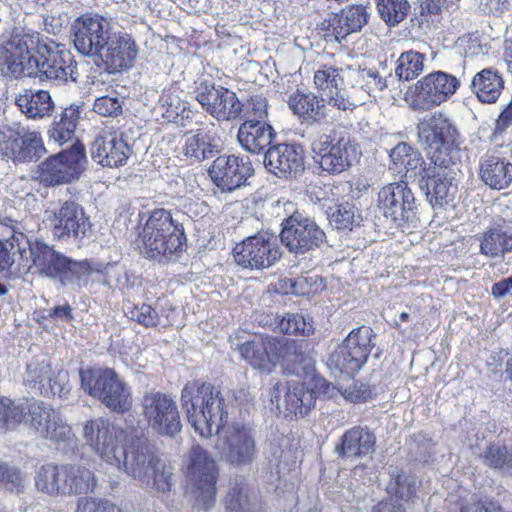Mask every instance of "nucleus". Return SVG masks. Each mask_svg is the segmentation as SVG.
I'll use <instances>...</instances> for the list:
<instances>
[{"label":"nucleus","mask_w":512,"mask_h":512,"mask_svg":"<svg viewBox=\"0 0 512 512\" xmlns=\"http://www.w3.org/2000/svg\"><path fill=\"white\" fill-rule=\"evenodd\" d=\"M83 438L101 460L124 470L140 485L161 459L142 429H121L103 417L85 422Z\"/></svg>","instance_id":"nucleus-1"},{"label":"nucleus","mask_w":512,"mask_h":512,"mask_svg":"<svg viewBox=\"0 0 512 512\" xmlns=\"http://www.w3.org/2000/svg\"><path fill=\"white\" fill-rule=\"evenodd\" d=\"M418 136L429 158V165L419 187L425 190L433 207H442L454 200L457 193V171L454 143L457 131L442 113H434L418 124Z\"/></svg>","instance_id":"nucleus-2"},{"label":"nucleus","mask_w":512,"mask_h":512,"mask_svg":"<svg viewBox=\"0 0 512 512\" xmlns=\"http://www.w3.org/2000/svg\"><path fill=\"white\" fill-rule=\"evenodd\" d=\"M19 266L25 272L35 268L37 272L58 279L62 285L80 287L95 270L88 261H72L43 241H32L24 233H16Z\"/></svg>","instance_id":"nucleus-3"},{"label":"nucleus","mask_w":512,"mask_h":512,"mask_svg":"<svg viewBox=\"0 0 512 512\" xmlns=\"http://www.w3.org/2000/svg\"><path fill=\"white\" fill-rule=\"evenodd\" d=\"M181 403L189 423L203 438L219 433L226 422L228 412L224 399L210 383L199 380L187 382L181 392Z\"/></svg>","instance_id":"nucleus-4"},{"label":"nucleus","mask_w":512,"mask_h":512,"mask_svg":"<svg viewBox=\"0 0 512 512\" xmlns=\"http://www.w3.org/2000/svg\"><path fill=\"white\" fill-rule=\"evenodd\" d=\"M186 493L193 508L208 511L216 500L218 468L215 459L200 445H193L185 459Z\"/></svg>","instance_id":"nucleus-5"},{"label":"nucleus","mask_w":512,"mask_h":512,"mask_svg":"<svg viewBox=\"0 0 512 512\" xmlns=\"http://www.w3.org/2000/svg\"><path fill=\"white\" fill-rule=\"evenodd\" d=\"M50 40L30 28L15 27L0 37V70L3 75L24 77L30 60L46 49Z\"/></svg>","instance_id":"nucleus-6"},{"label":"nucleus","mask_w":512,"mask_h":512,"mask_svg":"<svg viewBox=\"0 0 512 512\" xmlns=\"http://www.w3.org/2000/svg\"><path fill=\"white\" fill-rule=\"evenodd\" d=\"M140 237L142 254L158 261L169 260L182 249L185 240L182 227L164 209L151 212Z\"/></svg>","instance_id":"nucleus-7"},{"label":"nucleus","mask_w":512,"mask_h":512,"mask_svg":"<svg viewBox=\"0 0 512 512\" xmlns=\"http://www.w3.org/2000/svg\"><path fill=\"white\" fill-rule=\"evenodd\" d=\"M82 389L116 413L132 407V395L127 383L109 368L80 369Z\"/></svg>","instance_id":"nucleus-8"},{"label":"nucleus","mask_w":512,"mask_h":512,"mask_svg":"<svg viewBox=\"0 0 512 512\" xmlns=\"http://www.w3.org/2000/svg\"><path fill=\"white\" fill-rule=\"evenodd\" d=\"M311 148L322 170L329 174L346 171L360 155L356 141L336 130L319 134L312 141Z\"/></svg>","instance_id":"nucleus-9"},{"label":"nucleus","mask_w":512,"mask_h":512,"mask_svg":"<svg viewBox=\"0 0 512 512\" xmlns=\"http://www.w3.org/2000/svg\"><path fill=\"white\" fill-rule=\"evenodd\" d=\"M77 63L71 52L50 40L46 49L28 62L24 77L49 80L61 85L68 81L75 82Z\"/></svg>","instance_id":"nucleus-10"},{"label":"nucleus","mask_w":512,"mask_h":512,"mask_svg":"<svg viewBox=\"0 0 512 512\" xmlns=\"http://www.w3.org/2000/svg\"><path fill=\"white\" fill-rule=\"evenodd\" d=\"M215 448L222 461L236 468L249 467L257 458L255 436L244 425L235 424L223 430Z\"/></svg>","instance_id":"nucleus-11"},{"label":"nucleus","mask_w":512,"mask_h":512,"mask_svg":"<svg viewBox=\"0 0 512 512\" xmlns=\"http://www.w3.org/2000/svg\"><path fill=\"white\" fill-rule=\"evenodd\" d=\"M460 87V80L443 71L432 72L420 80L409 94L410 105L417 110H429L441 105Z\"/></svg>","instance_id":"nucleus-12"},{"label":"nucleus","mask_w":512,"mask_h":512,"mask_svg":"<svg viewBox=\"0 0 512 512\" xmlns=\"http://www.w3.org/2000/svg\"><path fill=\"white\" fill-rule=\"evenodd\" d=\"M71 30L74 48L84 56L98 57L110 35V21L97 13H86L74 20Z\"/></svg>","instance_id":"nucleus-13"},{"label":"nucleus","mask_w":512,"mask_h":512,"mask_svg":"<svg viewBox=\"0 0 512 512\" xmlns=\"http://www.w3.org/2000/svg\"><path fill=\"white\" fill-rule=\"evenodd\" d=\"M280 239L290 252L302 255L320 247L326 236L313 219L292 213L282 222Z\"/></svg>","instance_id":"nucleus-14"},{"label":"nucleus","mask_w":512,"mask_h":512,"mask_svg":"<svg viewBox=\"0 0 512 512\" xmlns=\"http://www.w3.org/2000/svg\"><path fill=\"white\" fill-rule=\"evenodd\" d=\"M141 406L148 425L158 434L173 436L181 430L176 403L168 395L150 391L143 396Z\"/></svg>","instance_id":"nucleus-15"},{"label":"nucleus","mask_w":512,"mask_h":512,"mask_svg":"<svg viewBox=\"0 0 512 512\" xmlns=\"http://www.w3.org/2000/svg\"><path fill=\"white\" fill-rule=\"evenodd\" d=\"M235 262L248 269L262 270L271 267L281 258L280 249L273 236H250L233 249Z\"/></svg>","instance_id":"nucleus-16"},{"label":"nucleus","mask_w":512,"mask_h":512,"mask_svg":"<svg viewBox=\"0 0 512 512\" xmlns=\"http://www.w3.org/2000/svg\"><path fill=\"white\" fill-rule=\"evenodd\" d=\"M26 424L38 437L54 443H68L74 437L61 413L42 401L33 399Z\"/></svg>","instance_id":"nucleus-17"},{"label":"nucleus","mask_w":512,"mask_h":512,"mask_svg":"<svg viewBox=\"0 0 512 512\" xmlns=\"http://www.w3.org/2000/svg\"><path fill=\"white\" fill-rule=\"evenodd\" d=\"M86 157L80 146H73L48 158L39 166L40 182L47 186L69 183L77 179L84 169Z\"/></svg>","instance_id":"nucleus-18"},{"label":"nucleus","mask_w":512,"mask_h":512,"mask_svg":"<svg viewBox=\"0 0 512 512\" xmlns=\"http://www.w3.org/2000/svg\"><path fill=\"white\" fill-rule=\"evenodd\" d=\"M45 219L58 239H82L91 228L83 208L71 201L64 202L58 210H47Z\"/></svg>","instance_id":"nucleus-19"},{"label":"nucleus","mask_w":512,"mask_h":512,"mask_svg":"<svg viewBox=\"0 0 512 512\" xmlns=\"http://www.w3.org/2000/svg\"><path fill=\"white\" fill-rule=\"evenodd\" d=\"M252 174L253 167L249 158L236 155L217 157L209 169L212 181L222 192L240 188Z\"/></svg>","instance_id":"nucleus-20"},{"label":"nucleus","mask_w":512,"mask_h":512,"mask_svg":"<svg viewBox=\"0 0 512 512\" xmlns=\"http://www.w3.org/2000/svg\"><path fill=\"white\" fill-rule=\"evenodd\" d=\"M376 207L385 218L401 222L410 218L415 198L406 182L389 183L379 190Z\"/></svg>","instance_id":"nucleus-21"},{"label":"nucleus","mask_w":512,"mask_h":512,"mask_svg":"<svg viewBox=\"0 0 512 512\" xmlns=\"http://www.w3.org/2000/svg\"><path fill=\"white\" fill-rule=\"evenodd\" d=\"M196 100L217 120L235 119L242 111V105L236 94L220 85L202 84L198 88Z\"/></svg>","instance_id":"nucleus-22"},{"label":"nucleus","mask_w":512,"mask_h":512,"mask_svg":"<svg viewBox=\"0 0 512 512\" xmlns=\"http://www.w3.org/2000/svg\"><path fill=\"white\" fill-rule=\"evenodd\" d=\"M345 73L332 66H323L314 73V84L327 104L339 111L352 109L354 104L349 100L344 85Z\"/></svg>","instance_id":"nucleus-23"},{"label":"nucleus","mask_w":512,"mask_h":512,"mask_svg":"<svg viewBox=\"0 0 512 512\" xmlns=\"http://www.w3.org/2000/svg\"><path fill=\"white\" fill-rule=\"evenodd\" d=\"M131 154L132 148L117 133L99 135L91 145V157L103 167L123 166Z\"/></svg>","instance_id":"nucleus-24"},{"label":"nucleus","mask_w":512,"mask_h":512,"mask_svg":"<svg viewBox=\"0 0 512 512\" xmlns=\"http://www.w3.org/2000/svg\"><path fill=\"white\" fill-rule=\"evenodd\" d=\"M264 165L277 176L296 174L304 169V151L298 144H279L269 148Z\"/></svg>","instance_id":"nucleus-25"},{"label":"nucleus","mask_w":512,"mask_h":512,"mask_svg":"<svg viewBox=\"0 0 512 512\" xmlns=\"http://www.w3.org/2000/svg\"><path fill=\"white\" fill-rule=\"evenodd\" d=\"M137 52L136 44L129 34L117 33L109 35L107 44L98 57L115 72L130 68Z\"/></svg>","instance_id":"nucleus-26"},{"label":"nucleus","mask_w":512,"mask_h":512,"mask_svg":"<svg viewBox=\"0 0 512 512\" xmlns=\"http://www.w3.org/2000/svg\"><path fill=\"white\" fill-rule=\"evenodd\" d=\"M315 405V396L313 391H309L306 382L291 380L287 382L286 392L282 403L277 406L284 408L285 417H303Z\"/></svg>","instance_id":"nucleus-27"},{"label":"nucleus","mask_w":512,"mask_h":512,"mask_svg":"<svg viewBox=\"0 0 512 512\" xmlns=\"http://www.w3.org/2000/svg\"><path fill=\"white\" fill-rule=\"evenodd\" d=\"M289 108L302 122L314 124L321 122L329 114L327 100L312 93H294L287 101Z\"/></svg>","instance_id":"nucleus-28"},{"label":"nucleus","mask_w":512,"mask_h":512,"mask_svg":"<svg viewBox=\"0 0 512 512\" xmlns=\"http://www.w3.org/2000/svg\"><path fill=\"white\" fill-rule=\"evenodd\" d=\"M36 489L50 497L67 496V464H46L35 474Z\"/></svg>","instance_id":"nucleus-29"},{"label":"nucleus","mask_w":512,"mask_h":512,"mask_svg":"<svg viewBox=\"0 0 512 512\" xmlns=\"http://www.w3.org/2000/svg\"><path fill=\"white\" fill-rule=\"evenodd\" d=\"M237 138L246 151L259 153L271 144L273 129L265 122L247 120L240 126Z\"/></svg>","instance_id":"nucleus-30"},{"label":"nucleus","mask_w":512,"mask_h":512,"mask_svg":"<svg viewBox=\"0 0 512 512\" xmlns=\"http://www.w3.org/2000/svg\"><path fill=\"white\" fill-rule=\"evenodd\" d=\"M368 13L363 5H352L342 9L330 19V26L337 41L360 31L367 23Z\"/></svg>","instance_id":"nucleus-31"},{"label":"nucleus","mask_w":512,"mask_h":512,"mask_svg":"<svg viewBox=\"0 0 512 512\" xmlns=\"http://www.w3.org/2000/svg\"><path fill=\"white\" fill-rule=\"evenodd\" d=\"M480 177L491 189H505L512 182V164L498 156L486 154L481 159Z\"/></svg>","instance_id":"nucleus-32"},{"label":"nucleus","mask_w":512,"mask_h":512,"mask_svg":"<svg viewBox=\"0 0 512 512\" xmlns=\"http://www.w3.org/2000/svg\"><path fill=\"white\" fill-rule=\"evenodd\" d=\"M497 223L495 227L483 233L480 239V252L489 257H499L512 252V226Z\"/></svg>","instance_id":"nucleus-33"},{"label":"nucleus","mask_w":512,"mask_h":512,"mask_svg":"<svg viewBox=\"0 0 512 512\" xmlns=\"http://www.w3.org/2000/svg\"><path fill=\"white\" fill-rule=\"evenodd\" d=\"M20 111L30 119H42L52 114L54 102L46 90H25L15 100Z\"/></svg>","instance_id":"nucleus-34"},{"label":"nucleus","mask_w":512,"mask_h":512,"mask_svg":"<svg viewBox=\"0 0 512 512\" xmlns=\"http://www.w3.org/2000/svg\"><path fill=\"white\" fill-rule=\"evenodd\" d=\"M471 88L480 102L491 104L501 95L504 81L497 70L485 68L474 75Z\"/></svg>","instance_id":"nucleus-35"},{"label":"nucleus","mask_w":512,"mask_h":512,"mask_svg":"<svg viewBox=\"0 0 512 512\" xmlns=\"http://www.w3.org/2000/svg\"><path fill=\"white\" fill-rule=\"evenodd\" d=\"M375 437L363 427H354L342 437V444L337 451L342 457L368 455L374 451Z\"/></svg>","instance_id":"nucleus-36"},{"label":"nucleus","mask_w":512,"mask_h":512,"mask_svg":"<svg viewBox=\"0 0 512 512\" xmlns=\"http://www.w3.org/2000/svg\"><path fill=\"white\" fill-rule=\"evenodd\" d=\"M182 151L187 158L200 162L212 158L217 153V146L208 133L198 130L189 132L183 137Z\"/></svg>","instance_id":"nucleus-37"},{"label":"nucleus","mask_w":512,"mask_h":512,"mask_svg":"<svg viewBox=\"0 0 512 512\" xmlns=\"http://www.w3.org/2000/svg\"><path fill=\"white\" fill-rule=\"evenodd\" d=\"M80 119V110L76 105L66 107L60 114L59 120L52 123L48 135L49 139L63 145L74 138L75 130Z\"/></svg>","instance_id":"nucleus-38"},{"label":"nucleus","mask_w":512,"mask_h":512,"mask_svg":"<svg viewBox=\"0 0 512 512\" xmlns=\"http://www.w3.org/2000/svg\"><path fill=\"white\" fill-rule=\"evenodd\" d=\"M33 399L12 400L0 398V428L14 429L28 420Z\"/></svg>","instance_id":"nucleus-39"},{"label":"nucleus","mask_w":512,"mask_h":512,"mask_svg":"<svg viewBox=\"0 0 512 512\" xmlns=\"http://www.w3.org/2000/svg\"><path fill=\"white\" fill-rule=\"evenodd\" d=\"M15 161L39 159L45 152L43 139L37 131L20 129L16 133Z\"/></svg>","instance_id":"nucleus-40"},{"label":"nucleus","mask_w":512,"mask_h":512,"mask_svg":"<svg viewBox=\"0 0 512 512\" xmlns=\"http://www.w3.org/2000/svg\"><path fill=\"white\" fill-rule=\"evenodd\" d=\"M52 371L50 359L46 354L33 355L26 363L23 378L24 385L32 392L38 393L43 388Z\"/></svg>","instance_id":"nucleus-41"},{"label":"nucleus","mask_w":512,"mask_h":512,"mask_svg":"<svg viewBox=\"0 0 512 512\" xmlns=\"http://www.w3.org/2000/svg\"><path fill=\"white\" fill-rule=\"evenodd\" d=\"M97 479L87 467L67 464V496L88 494L94 491Z\"/></svg>","instance_id":"nucleus-42"},{"label":"nucleus","mask_w":512,"mask_h":512,"mask_svg":"<svg viewBox=\"0 0 512 512\" xmlns=\"http://www.w3.org/2000/svg\"><path fill=\"white\" fill-rule=\"evenodd\" d=\"M265 325L285 334L310 335L313 332L312 324L301 314H286L284 316H266Z\"/></svg>","instance_id":"nucleus-43"},{"label":"nucleus","mask_w":512,"mask_h":512,"mask_svg":"<svg viewBox=\"0 0 512 512\" xmlns=\"http://www.w3.org/2000/svg\"><path fill=\"white\" fill-rule=\"evenodd\" d=\"M417 487L414 476L404 471H397L391 475L387 484V493L391 496L390 500L395 503L397 501L408 503L416 497Z\"/></svg>","instance_id":"nucleus-44"},{"label":"nucleus","mask_w":512,"mask_h":512,"mask_svg":"<svg viewBox=\"0 0 512 512\" xmlns=\"http://www.w3.org/2000/svg\"><path fill=\"white\" fill-rule=\"evenodd\" d=\"M345 76L350 79L354 85H359L368 91V93L383 91L388 86L386 78L380 76L376 69H368L360 66H349L345 71Z\"/></svg>","instance_id":"nucleus-45"},{"label":"nucleus","mask_w":512,"mask_h":512,"mask_svg":"<svg viewBox=\"0 0 512 512\" xmlns=\"http://www.w3.org/2000/svg\"><path fill=\"white\" fill-rule=\"evenodd\" d=\"M173 468L162 459L147 473L141 486L157 494H167L172 488Z\"/></svg>","instance_id":"nucleus-46"},{"label":"nucleus","mask_w":512,"mask_h":512,"mask_svg":"<svg viewBox=\"0 0 512 512\" xmlns=\"http://www.w3.org/2000/svg\"><path fill=\"white\" fill-rule=\"evenodd\" d=\"M424 54L409 50L400 54L395 68V75L399 80H413L424 70Z\"/></svg>","instance_id":"nucleus-47"},{"label":"nucleus","mask_w":512,"mask_h":512,"mask_svg":"<svg viewBox=\"0 0 512 512\" xmlns=\"http://www.w3.org/2000/svg\"><path fill=\"white\" fill-rule=\"evenodd\" d=\"M365 354H329L327 365L333 374L345 375L348 378L353 377L360 368L366 363Z\"/></svg>","instance_id":"nucleus-48"},{"label":"nucleus","mask_w":512,"mask_h":512,"mask_svg":"<svg viewBox=\"0 0 512 512\" xmlns=\"http://www.w3.org/2000/svg\"><path fill=\"white\" fill-rule=\"evenodd\" d=\"M375 336L371 327L363 325L353 329L341 347L347 351L368 352L375 347Z\"/></svg>","instance_id":"nucleus-49"},{"label":"nucleus","mask_w":512,"mask_h":512,"mask_svg":"<svg viewBox=\"0 0 512 512\" xmlns=\"http://www.w3.org/2000/svg\"><path fill=\"white\" fill-rule=\"evenodd\" d=\"M380 17L389 26L402 22L410 9L407 0H376Z\"/></svg>","instance_id":"nucleus-50"},{"label":"nucleus","mask_w":512,"mask_h":512,"mask_svg":"<svg viewBox=\"0 0 512 512\" xmlns=\"http://www.w3.org/2000/svg\"><path fill=\"white\" fill-rule=\"evenodd\" d=\"M327 214L330 225L336 229L351 230L359 219L356 207L348 202L329 206Z\"/></svg>","instance_id":"nucleus-51"},{"label":"nucleus","mask_w":512,"mask_h":512,"mask_svg":"<svg viewBox=\"0 0 512 512\" xmlns=\"http://www.w3.org/2000/svg\"><path fill=\"white\" fill-rule=\"evenodd\" d=\"M315 360L310 354H284L283 371L307 379L315 372Z\"/></svg>","instance_id":"nucleus-52"},{"label":"nucleus","mask_w":512,"mask_h":512,"mask_svg":"<svg viewBox=\"0 0 512 512\" xmlns=\"http://www.w3.org/2000/svg\"><path fill=\"white\" fill-rule=\"evenodd\" d=\"M484 464L503 473L512 474V449L506 446H489L481 455Z\"/></svg>","instance_id":"nucleus-53"},{"label":"nucleus","mask_w":512,"mask_h":512,"mask_svg":"<svg viewBox=\"0 0 512 512\" xmlns=\"http://www.w3.org/2000/svg\"><path fill=\"white\" fill-rule=\"evenodd\" d=\"M255 497L249 495L248 489L242 485L230 488L225 497L226 512H252Z\"/></svg>","instance_id":"nucleus-54"},{"label":"nucleus","mask_w":512,"mask_h":512,"mask_svg":"<svg viewBox=\"0 0 512 512\" xmlns=\"http://www.w3.org/2000/svg\"><path fill=\"white\" fill-rule=\"evenodd\" d=\"M236 343V349L239 350V352H278L282 345L280 341H277L274 338L271 337H262L257 335H249L248 338H246L245 333L241 337H239V340Z\"/></svg>","instance_id":"nucleus-55"},{"label":"nucleus","mask_w":512,"mask_h":512,"mask_svg":"<svg viewBox=\"0 0 512 512\" xmlns=\"http://www.w3.org/2000/svg\"><path fill=\"white\" fill-rule=\"evenodd\" d=\"M70 390L69 374L66 370L60 369L51 371L50 376L43 384V388L38 393L44 396L62 397L68 394Z\"/></svg>","instance_id":"nucleus-56"},{"label":"nucleus","mask_w":512,"mask_h":512,"mask_svg":"<svg viewBox=\"0 0 512 512\" xmlns=\"http://www.w3.org/2000/svg\"><path fill=\"white\" fill-rule=\"evenodd\" d=\"M351 185L347 181H340L335 184H326L323 187L314 186L310 191V199L315 202L328 203L338 202L342 193L348 191Z\"/></svg>","instance_id":"nucleus-57"},{"label":"nucleus","mask_w":512,"mask_h":512,"mask_svg":"<svg viewBox=\"0 0 512 512\" xmlns=\"http://www.w3.org/2000/svg\"><path fill=\"white\" fill-rule=\"evenodd\" d=\"M159 107L162 109V116L169 121L175 120L185 110V105L179 96L168 90L162 92Z\"/></svg>","instance_id":"nucleus-58"},{"label":"nucleus","mask_w":512,"mask_h":512,"mask_svg":"<svg viewBox=\"0 0 512 512\" xmlns=\"http://www.w3.org/2000/svg\"><path fill=\"white\" fill-rule=\"evenodd\" d=\"M125 313L128 318L145 327H154L159 322L158 313L147 304L128 306Z\"/></svg>","instance_id":"nucleus-59"},{"label":"nucleus","mask_w":512,"mask_h":512,"mask_svg":"<svg viewBox=\"0 0 512 512\" xmlns=\"http://www.w3.org/2000/svg\"><path fill=\"white\" fill-rule=\"evenodd\" d=\"M0 483L10 491L20 492L24 487L21 472L0 460Z\"/></svg>","instance_id":"nucleus-60"},{"label":"nucleus","mask_w":512,"mask_h":512,"mask_svg":"<svg viewBox=\"0 0 512 512\" xmlns=\"http://www.w3.org/2000/svg\"><path fill=\"white\" fill-rule=\"evenodd\" d=\"M75 512H121V509L107 500L83 497L78 500Z\"/></svg>","instance_id":"nucleus-61"},{"label":"nucleus","mask_w":512,"mask_h":512,"mask_svg":"<svg viewBox=\"0 0 512 512\" xmlns=\"http://www.w3.org/2000/svg\"><path fill=\"white\" fill-rule=\"evenodd\" d=\"M93 110L104 117H116L122 112V102L117 96H101L95 99Z\"/></svg>","instance_id":"nucleus-62"},{"label":"nucleus","mask_w":512,"mask_h":512,"mask_svg":"<svg viewBox=\"0 0 512 512\" xmlns=\"http://www.w3.org/2000/svg\"><path fill=\"white\" fill-rule=\"evenodd\" d=\"M428 165L429 162H424L421 155L413 149L402 168L405 170L407 178L417 181L420 185V179L424 178Z\"/></svg>","instance_id":"nucleus-63"},{"label":"nucleus","mask_w":512,"mask_h":512,"mask_svg":"<svg viewBox=\"0 0 512 512\" xmlns=\"http://www.w3.org/2000/svg\"><path fill=\"white\" fill-rule=\"evenodd\" d=\"M242 357L255 369L262 373H271L281 354H241Z\"/></svg>","instance_id":"nucleus-64"}]
</instances>
